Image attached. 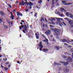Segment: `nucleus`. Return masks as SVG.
<instances>
[{"label":"nucleus","mask_w":73,"mask_h":73,"mask_svg":"<svg viewBox=\"0 0 73 73\" xmlns=\"http://www.w3.org/2000/svg\"><path fill=\"white\" fill-rule=\"evenodd\" d=\"M7 58H6V59H5L4 58L3 59V61H7Z\"/></svg>","instance_id":"nucleus-37"},{"label":"nucleus","mask_w":73,"mask_h":73,"mask_svg":"<svg viewBox=\"0 0 73 73\" xmlns=\"http://www.w3.org/2000/svg\"><path fill=\"white\" fill-rule=\"evenodd\" d=\"M42 20H44V18H42L41 19V20H40L41 21H42Z\"/></svg>","instance_id":"nucleus-34"},{"label":"nucleus","mask_w":73,"mask_h":73,"mask_svg":"<svg viewBox=\"0 0 73 73\" xmlns=\"http://www.w3.org/2000/svg\"><path fill=\"white\" fill-rule=\"evenodd\" d=\"M69 69H67L66 70V73H67L68 72H69Z\"/></svg>","instance_id":"nucleus-27"},{"label":"nucleus","mask_w":73,"mask_h":73,"mask_svg":"<svg viewBox=\"0 0 73 73\" xmlns=\"http://www.w3.org/2000/svg\"><path fill=\"white\" fill-rule=\"evenodd\" d=\"M4 27L5 29H7V28H8V27L6 25H4Z\"/></svg>","instance_id":"nucleus-19"},{"label":"nucleus","mask_w":73,"mask_h":73,"mask_svg":"<svg viewBox=\"0 0 73 73\" xmlns=\"http://www.w3.org/2000/svg\"><path fill=\"white\" fill-rule=\"evenodd\" d=\"M37 13H35L34 15L35 17H37Z\"/></svg>","instance_id":"nucleus-32"},{"label":"nucleus","mask_w":73,"mask_h":73,"mask_svg":"<svg viewBox=\"0 0 73 73\" xmlns=\"http://www.w3.org/2000/svg\"><path fill=\"white\" fill-rule=\"evenodd\" d=\"M8 7H10V8H12V6H11V5H10V4H8Z\"/></svg>","instance_id":"nucleus-22"},{"label":"nucleus","mask_w":73,"mask_h":73,"mask_svg":"<svg viewBox=\"0 0 73 73\" xmlns=\"http://www.w3.org/2000/svg\"><path fill=\"white\" fill-rule=\"evenodd\" d=\"M31 8H32V7L30 6L29 7V9H31Z\"/></svg>","instance_id":"nucleus-47"},{"label":"nucleus","mask_w":73,"mask_h":73,"mask_svg":"<svg viewBox=\"0 0 73 73\" xmlns=\"http://www.w3.org/2000/svg\"><path fill=\"white\" fill-rule=\"evenodd\" d=\"M70 51L71 52H73V51L72 50H70Z\"/></svg>","instance_id":"nucleus-41"},{"label":"nucleus","mask_w":73,"mask_h":73,"mask_svg":"<svg viewBox=\"0 0 73 73\" xmlns=\"http://www.w3.org/2000/svg\"><path fill=\"white\" fill-rule=\"evenodd\" d=\"M38 46H40V48L39 49L40 50V51H41L42 49V48L43 47V46H42V42H40V44L38 45Z\"/></svg>","instance_id":"nucleus-8"},{"label":"nucleus","mask_w":73,"mask_h":73,"mask_svg":"<svg viewBox=\"0 0 73 73\" xmlns=\"http://www.w3.org/2000/svg\"><path fill=\"white\" fill-rule=\"evenodd\" d=\"M1 68H4V66H3L2 65L1 66Z\"/></svg>","instance_id":"nucleus-63"},{"label":"nucleus","mask_w":73,"mask_h":73,"mask_svg":"<svg viewBox=\"0 0 73 73\" xmlns=\"http://www.w3.org/2000/svg\"><path fill=\"white\" fill-rule=\"evenodd\" d=\"M62 57L64 58H68V57L67 56H66L64 55H62Z\"/></svg>","instance_id":"nucleus-18"},{"label":"nucleus","mask_w":73,"mask_h":73,"mask_svg":"<svg viewBox=\"0 0 73 73\" xmlns=\"http://www.w3.org/2000/svg\"><path fill=\"white\" fill-rule=\"evenodd\" d=\"M21 22H23V23H24V21L23 20H22L21 21Z\"/></svg>","instance_id":"nucleus-55"},{"label":"nucleus","mask_w":73,"mask_h":73,"mask_svg":"<svg viewBox=\"0 0 73 73\" xmlns=\"http://www.w3.org/2000/svg\"><path fill=\"white\" fill-rule=\"evenodd\" d=\"M66 14L67 16H68L70 17H71L72 18H73V15L70 13L67 12L66 13Z\"/></svg>","instance_id":"nucleus-5"},{"label":"nucleus","mask_w":73,"mask_h":73,"mask_svg":"<svg viewBox=\"0 0 73 73\" xmlns=\"http://www.w3.org/2000/svg\"><path fill=\"white\" fill-rule=\"evenodd\" d=\"M19 5H23V4L21 2V3H19Z\"/></svg>","instance_id":"nucleus-38"},{"label":"nucleus","mask_w":73,"mask_h":73,"mask_svg":"<svg viewBox=\"0 0 73 73\" xmlns=\"http://www.w3.org/2000/svg\"><path fill=\"white\" fill-rule=\"evenodd\" d=\"M17 16H23V14L21 13H20V12H17Z\"/></svg>","instance_id":"nucleus-10"},{"label":"nucleus","mask_w":73,"mask_h":73,"mask_svg":"<svg viewBox=\"0 0 73 73\" xmlns=\"http://www.w3.org/2000/svg\"><path fill=\"white\" fill-rule=\"evenodd\" d=\"M22 28V27H21V26H20V27H19V28H20V29H22V28Z\"/></svg>","instance_id":"nucleus-50"},{"label":"nucleus","mask_w":73,"mask_h":73,"mask_svg":"<svg viewBox=\"0 0 73 73\" xmlns=\"http://www.w3.org/2000/svg\"><path fill=\"white\" fill-rule=\"evenodd\" d=\"M21 26L22 27V28H23L24 27V29L23 30V32L24 33H25V31L27 32L28 30V29H27V25L25 23H23V25H21Z\"/></svg>","instance_id":"nucleus-2"},{"label":"nucleus","mask_w":73,"mask_h":73,"mask_svg":"<svg viewBox=\"0 0 73 73\" xmlns=\"http://www.w3.org/2000/svg\"><path fill=\"white\" fill-rule=\"evenodd\" d=\"M42 36H43V37H45V35H44V34H42Z\"/></svg>","instance_id":"nucleus-54"},{"label":"nucleus","mask_w":73,"mask_h":73,"mask_svg":"<svg viewBox=\"0 0 73 73\" xmlns=\"http://www.w3.org/2000/svg\"><path fill=\"white\" fill-rule=\"evenodd\" d=\"M60 16H64V14H60Z\"/></svg>","instance_id":"nucleus-33"},{"label":"nucleus","mask_w":73,"mask_h":73,"mask_svg":"<svg viewBox=\"0 0 73 73\" xmlns=\"http://www.w3.org/2000/svg\"><path fill=\"white\" fill-rule=\"evenodd\" d=\"M36 8H38V9L39 8L38 7H37V6H36Z\"/></svg>","instance_id":"nucleus-59"},{"label":"nucleus","mask_w":73,"mask_h":73,"mask_svg":"<svg viewBox=\"0 0 73 73\" xmlns=\"http://www.w3.org/2000/svg\"><path fill=\"white\" fill-rule=\"evenodd\" d=\"M63 24H64V25H66V24H65V23L64 22H62Z\"/></svg>","instance_id":"nucleus-49"},{"label":"nucleus","mask_w":73,"mask_h":73,"mask_svg":"<svg viewBox=\"0 0 73 73\" xmlns=\"http://www.w3.org/2000/svg\"><path fill=\"white\" fill-rule=\"evenodd\" d=\"M52 40H53V41H55V40H54V38L52 39Z\"/></svg>","instance_id":"nucleus-57"},{"label":"nucleus","mask_w":73,"mask_h":73,"mask_svg":"<svg viewBox=\"0 0 73 73\" xmlns=\"http://www.w3.org/2000/svg\"><path fill=\"white\" fill-rule=\"evenodd\" d=\"M46 27H48V25L47 24L46 25Z\"/></svg>","instance_id":"nucleus-61"},{"label":"nucleus","mask_w":73,"mask_h":73,"mask_svg":"<svg viewBox=\"0 0 73 73\" xmlns=\"http://www.w3.org/2000/svg\"><path fill=\"white\" fill-rule=\"evenodd\" d=\"M46 41V40H43V42H45Z\"/></svg>","instance_id":"nucleus-62"},{"label":"nucleus","mask_w":73,"mask_h":73,"mask_svg":"<svg viewBox=\"0 0 73 73\" xmlns=\"http://www.w3.org/2000/svg\"><path fill=\"white\" fill-rule=\"evenodd\" d=\"M66 68H64V71L65 72V73H66Z\"/></svg>","instance_id":"nucleus-26"},{"label":"nucleus","mask_w":73,"mask_h":73,"mask_svg":"<svg viewBox=\"0 0 73 73\" xmlns=\"http://www.w3.org/2000/svg\"><path fill=\"white\" fill-rule=\"evenodd\" d=\"M64 19L66 20H67V21H69L70 19H68L66 18H64Z\"/></svg>","instance_id":"nucleus-23"},{"label":"nucleus","mask_w":73,"mask_h":73,"mask_svg":"<svg viewBox=\"0 0 73 73\" xmlns=\"http://www.w3.org/2000/svg\"><path fill=\"white\" fill-rule=\"evenodd\" d=\"M55 0H52V2H54Z\"/></svg>","instance_id":"nucleus-56"},{"label":"nucleus","mask_w":73,"mask_h":73,"mask_svg":"<svg viewBox=\"0 0 73 73\" xmlns=\"http://www.w3.org/2000/svg\"><path fill=\"white\" fill-rule=\"evenodd\" d=\"M55 49H56V50H60V46H56L54 47Z\"/></svg>","instance_id":"nucleus-12"},{"label":"nucleus","mask_w":73,"mask_h":73,"mask_svg":"<svg viewBox=\"0 0 73 73\" xmlns=\"http://www.w3.org/2000/svg\"><path fill=\"white\" fill-rule=\"evenodd\" d=\"M42 50L43 51H44V52H48V49H43Z\"/></svg>","instance_id":"nucleus-17"},{"label":"nucleus","mask_w":73,"mask_h":73,"mask_svg":"<svg viewBox=\"0 0 73 73\" xmlns=\"http://www.w3.org/2000/svg\"><path fill=\"white\" fill-rule=\"evenodd\" d=\"M51 23H52V24H54V22L52 21V22H51Z\"/></svg>","instance_id":"nucleus-43"},{"label":"nucleus","mask_w":73,"mask_h":73,"mask_svg":"<svg viewBox=\"0 0 73 73\" xmlns=\"http://www.w3.org/2000/svg\"><path fill=\"white\" fill-rule=\"evenodd\" d=\"M38 3H42V1L41 0H40L38 1Z\"/></svg>","instance_id":"nucleus-30"},{"label":"nucleus","mask_w":73,"mask_h":73,"mask_svg":"<svg viewBox=\"0 0 73 73\" xmlns=\"http://www.w3.org/2000/svg\"><path fill=\"white\" fill-rule=\"evenodd\" d=\"M66 61H67L66 62L64 63V65H68L69 63V62H72V59L70 56H68V58L66 60Z\"/></svg>","instance_id":"nucleus-3"},{"label":"nucleus","mask_w":73,"mask_h":73,"mask_svg":"<svg viewBox=\"0 0 73 73\" xmlns=\"http://www.w3.org/2000/svg\"><path fill=\"white\" fill-rule=\"evenodd\" d=\"M52 5H54V2H52Z\"/></svg>","instance_id":"nucleus-46"},{"label":"nucleus","mask_w":73,"mask_h":73,"mask_svg":"<svg viewBox=\"0 0 73 73\" xmlns=\"http://www.w3.org/2000/svg\"><path fill=\"white\" fill-rule=\"evenodd\" d=\"M11 25H13V21H12L11 22Z\"/></svg>","instance_id":"nucleus-36"},{"label":"nucleus","mask_w":73,"mask_h":73,"mask_svg":"<svg viewBox=\"0 0 73 73\" xmlns=\"http://www.w3.org/2000/svg\"><path fill=\"white\" fill-rule=\"evenodd\" d=\"M17 62L18 64H19V63H20V61H18Z\"/></svg>","instance_id":"nucleus-53"},{"label":"nucleus","mask_w":73,"mask_h":73,"mask_svg":"<svg viewBox=\"0 0 73 73\" xmlns=\"http://www.w3.org/2000/svg\"><path fill=\"white\" fill-rule=\"evenodd\" d=\"M9 62H7L6 64H9Z\"/></svg>","instance_id":"nucleus-51"},{"label":"nucleus","mask_w":73,"mask_h":73,"mask_svg":"<svg viewBox=\"0 0 73 73\" xmlns=\"http://www.w3.org/2000/svg\"><path fill=\"white\" fill-rule=\"evenodd\" d=\"M7 21L8 23H9V24L10 23V20H9L7 19Z\"/></svg>","instance_id":"nucleus-24"},{"label":"nucleus","mask_w":73,"mask_h":73,"mask_svg":"<svg viewBox=\"0 0 73 73\" xmlns=\"http://www.w3.org/2000/svg\"><path fill=\"white\" fill-rule=\"evenodd\" d=\"M56 19H57L58 22V23H60L61 22V18H56Z\"/></svg>","instance_id":"nucleus-13"},{"label":"nucleus","mask_w":73,"mask_h":73,"mask_svg":"<svg viewBox=\"0 0 73 73\" xmlns=\"http://www.w3.org/2000/svg\"><path fill=\"white\" fill-rule=\"evenodd\" d=\"M25 11H26V12H28V11H29V10H28V9H27L25 10Z\"/></svg>","instance_id":"nucleus-35"},{"label":"nucleus","mask_w":73,"mask_h":73,"mask_svg":"<svg viewBox=\"0 0 73 73\" xmlns=\"http://www.w3.org/2000/svg\"><path fill=\"white\" fill-rule=\"evenodd\" d=\"M24 4L23 5H25V4H27V2H24Z\"/></svg>","instance_id":"nucleus-42"},{"label":"nucleus","mask_w":73,"mask_h":73,"mask_svg":"<svg viewBox=\"0 0 73 73\" xmlns=\"http://www.w3.org/2000/svg\"><path fill=\"white\" fill-rule=\"evenodd\" d=\"M20 24L21 25H23V23L22 22H21L20 23Z\"/></svg>","instance_id":"nucleus-52"},{"label":"nucleus","mask_w":73,"mask_h":73,"mask_svg":"<svg viewBox=\"0 0 73 73\" xmlns=\"http://www.w3.org/2000/svg\"><path fill=\"white\" fill-rule=\"evenodd\" d=\"M56 5H57V6H59V4H58V3H57Z\"/></svg>","instance_id":"nucleus-44"},{"label":"nucleus","mask_w":73,"mask_h":73,"mask_svg":"<svg viewBox=\"0 0 73 73\" xmlns=\"http://www.w3.org/2000/svg\"><path fill=\"white\" fill-rule=\"evenodd\" d=\"M21 3L22 4V5H24V1H23Z\"/></svg>","instance_id":"nucleus-31"},{"label":"nucleus","mask_w":73,"mask_h":73,"mask_svg":"<svg viewBox=\"0 0 73 73\" xmlns=\"http://www.w3.org/2000/svg\"><path fill=\"white\" fill-rule=\"evenodd\" d=\"M11 19L12 20H13V19H14V16L12 14V12L11 13Z\"/></svg>","instance_id":"nucleus-15"},{"label":"nucleus","mask_w":73,"mask_h":73,"mask_svg":"<svg viewBox=\"0 0 73 73\" xmlns=\"http://www.w3.org/2000/svg\"><path fill=\"white\" fill-rule=\"evenodd\" d=\"M68 22L69 24L71 25V27H72V28H73V21L71 19H70L69 21H68Z\"/></svg>","instance_id":"nucleus-6"},{"label":"nucleus","mask_w":73,"mask_h":73,"mask_svg":"<svg viewBox=\"0 0 73 73\" xmlns=\"http://www.w3.org/2000/svg\"><path fill=\"white\" fill-rule=\"evenodd\" d=\"M68 48H71L72 47V46H68Z\"/></svg>","instance_id":"nucleus-45"},{"label":"nucleus","mask_w":73,"mask_h":73,"mask_svg":"<svg viewBox=\"0 0 73 73\" xmlns=\"http://www.w3.org/2000/svg\"><path fill=\"white\" fill-rule=\"evenodd\" d=\"M53 20H54V21H55L56 20V19L54 18H52L51 19H50L51 21H53Z\"/></svg>","instance_id":"nucleus-21"},{"label":"nucleus","mask_w":73,"mask_h":73,"mask_svg":"<svg viewBox=\"0 0 73 73\" xmlns=\"http://www.w3.org/2000/svg\"><path fill=\"white\" fill-rule=\"evenodd\" d=\"M5 70H9V69L7 68H4Z\"/></svg>","instance_id":"nucleus-25"},{"label":"nucleus","mask_w":73,"mask_h":73,"mask_svg":"<svg viewBox=\"0 0 73 73\" xmlns=\"http://www.w3.org/2000/svg\"><path fill=\"white\" fill-rule=\"evenodd\" d=\"M61 12H66V11L64 10V8H61Z\"/></svg>","instance_id":"nucleus-16"},{"label":"nucleus","mask_w":73,"mask_h":73,"mask_svg":"<svg viewBox=\"0 0 73 73\" xmlns=\"http://www.w3.org/2000/svg\"><path fill=\"white\" fill-rule=\"evenodd\" d=\"M61 41H62L63 42H73V40L72 39H68L67 40H66V39H64L61 40Z\"/></svg>","instance_id":"nucleus-4"},{"label":"nucleus","mask_w":73,"mask_h":73,"mask_svg":"<svg viewBox=\"0 0 73 73\" xmlns=\"http://www.w3.org/2000/svg\"><path fill=\"white\" fill-rule=\"evenodd\" d=\"M45 21H46V22H47V19H45Z\"/></svg>","instance_id":"nucleus-58"},{"label":"nucleus","mask_w":73,"mask_h":73,"mask_svg":"<svg viewBox=\"0 0 73 73\" xmlns=\"http://www.w3.org/2000/svg\"><path fill=\"white\" fill-rule=\"evenodd\" d=\"M62 3H66V2L65 1H62Z\"/></svg>","instance_id":"nucleus-29"},{"label":"nucleus","mask_w":73,"mask_h":73,"mask_svg":"<svg viewBox=\"0 0 73 73\" xmlns=\"http://www.w3.org/2000/svg\"><path fill=\"white\" fill-rule=\"evenodd\" d=\"M0 23L1 24V23L3 22V20H2V19H0Z\"/></svg>","instance_id":"nucleus-28"},{"label":"nucleus","mask_w":73,"mask_h":73,"mask_svg":"<svg viewBox=\"0 0 73 73\" xmlns=\"http://www.w3.org/2000/svg\"><path fill=\"white\" fill-rule=\"evenodd\" d=\"M0 14L1 15V16H4V15H5L4 13L2 11H1Z\"/></svg>","instance_id":"nucleus-14"},{"label":"nucleus","mask_w":73,"mask_h":73,"mask_svg":"<svg viewBox=\"0 0 73 73\" xmlns=\"http://www.w3.org/2000/svg\"><path fill=\"white\" fill-rule=\"evenodd\" d=\"M54 65H61L60 63H56L55 62H54Z\"/></svg>","instance_id":"nucleus-20"},{"label":"nucleus","mask_w":73,"mask_h":73,"mask_svg":"<svg viewBox=\"0 0 73 73\" xmlns=\"http://www.w3.org/2000/svg\"><path fill=\"white\" fill-rule=\"evenodd\" d=\"M16 9H15V10H13V11H14V12H16Z\"/></svg>","instance_id":"nucleus-60"},{"label":"nucleus","mask_w":73,"mask_h":73,"mask_svg":"<svg viewBox=\"0 0 73 73\" xmlns=\"http://www.w3.org/2000/svg\"><path fill=\"white\" fill-rule=\"evenodd\" d=\"M35 36L37 39H38L39 37V32H37L36 33H35Z\"/></svg>","instance_id":"nucleus-9"},{"label":"nucleus","mask_w":73,"mask_h":73,"mask_svg":"<svg viewBox=\"0 0 73 73\" xmlns=\"http://www.w3.org/2000/svg\"><path fill=\"white\" fill-rule=\"evenodd\" d=\"M58 1V0H56V3H57Z\"/></svg>","instance_id":"nucleus-48"},{"label":"nucleus","mask_w":73,"mask_h":73,"mask_svg":"<svg viewBox=\"0 0 73 73\" xmlns=\"http://www.w3.org/2000/svg\"><path fill=\"white\" fill-rule=\"evenodd\" d=\"M51 30L52 31H54V32L55 33L56 36H60V30L56 28H55L54 29H52Z\"/></svg>","instance_id":"nucleus-1"},{"label":"nucleus","mask_w":73,"mask_h":73,"mask_svg":"<svg viewBox=\"0 0 73 73\" xmlns=\"http://www.w3.org/2000/svg\"><path fill=\"white\" fill-rule=\"evenodd\" d=\"M64 45H65L66 46H68V45L67 44H66V43H64Z\"/></svg>","instance_id":"nucleus-39"},{"label":"nucleus","mask_w":73,"mask_h":73,"mask_svg":"<svg viewBox=\"0 0 73 73\" xmlns=\"http://www.w3.org/2000/svg\"><path fill=\"white\" fill-rule=\"evenodd\" d=\"M51 33V31H50L48 30H47L46 32H45L44 34L46 35L47 36H48V35H50Z\"/></svg>","instance_id":"nucleus-7"},{"label":"nucleus","mask_w":73,"mask_h":73,"mask_svg":"<svg viewBox=\"0 0 73 73\" xmlns=\"http://www.w3.org/2000/svg\"><path fill=\"white\" fill-rule=\"evenodd\" d=\"M72 58H73V53H72Z\"/></svg>","instance_id":"nucleus-64"},{"label":"nucleus","mask_w":73,"mask_h":73,"mask_svg":"<svg viewBox=\"0 0 73 73\" xmlns=\"http://www.w3.org/2000/svg\"><path fill=\"white\" fill-rule=\"evenodd\" d=\"M27 4L29 5V6H32V5H33V4L31 2H27Z\"/></svg>","instance_id":"nucleus-11"},{"label":"nucleus","mask_w":73,"mask_h":73,"mask_svg":"<svg viewBox=\"0 0 73 73\" xmlns=\"http://www.w3.org/2000/svg\"><path fill=\"white\" fill-rule=\"evenodd\" d=\"M46 42H48V40L47 39H46Z\"/></svg>","instance_id":"nucleus-40"}]
</instances>
